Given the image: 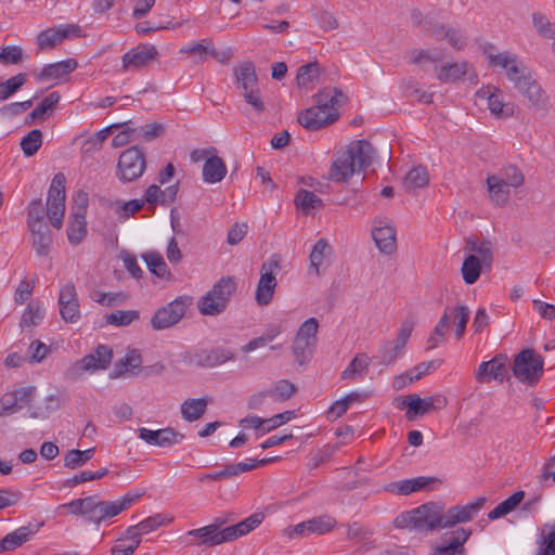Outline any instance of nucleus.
Masks as SVG:
<instances>
[{
	"instance_id": "f257e3e1",
	"label": "nucleus",
	"mask_w": 555,
	"mask_h": 555,
	"mask_svg": "<svg viewBox=\"0 0 555 555\" xmlns=\"http://www.w3.org/2000/svg\"><path fill=\"white\" fill-rule=\"evenodd\" d=\"M486 503V498H477L466 505H456L443 512V505L429 502L395 518L397 528L417 531H434L470 521Z\"/></svg>"
},
{
	"instance_id": "f03ea898",
	"label": "nucleus",
	"mask_w": 555,
	"mask_h": 555,
	"mask_svg": "<svg viewBox=\"0 0 555 555\" xmlns=\"http://www.w3.org/2000/svg\"><path fill=\"white\" fill-rule=\"evenodd\" d=\"M65 176L56 173L48 192L47 211L41 199H33L27 208V228H35L47 224L44 215L47 214L51 224L61 229L63 225V217L65 212Z\"/></svg>"
},
{
	"instance_id": "7ed1b4c3",
	"label": "nucleus",
	"mask_w": 555,
	"mask_h": 555,
	"mask_svg": "<svg viewBox=\"0 0 555 555\" xmlns=\"http://www.w3.org/2000/svg\"><path fill=\"white\" fill-rule=\"evenodd\" d=\"M374 156L372 145L365 140L350 142L345 150L337 153L331 167V179L337 182H345L354 172L369 167Z\"/></svg>"
},
{
	"instance_id": "20e7f679",
	"label": "nucleus",
	"mask_w": 555,
	"mask_h": 555,
	"mask_svg": "<svg viewBox=\"0 0 555 555\" xmlns=\"http://www.w3.org/2000/svg\"><path fill=\"white\" fill-rule=\"evenodd\" d=\"M410 22L413 27L421 28L425 36L435 40H446L456 51H461L467 46V38L460 29L424 16L420 11L411 12Z\"/></svg>"
},
{
	"instance_id": "39448f33",
	"label": "nucleus",
	"mask_w": 555,
	"mask_h": 555,
	"mask_svg": "<svg viewBox=\"0 0 555 555\" xmlns=\"http://www.w3.org/2000/svg\"><path fill=\"white\" fill-rule=\"evenodd\" d=\"M233 75L235 86L245 102L250 105L256 113H262L266 105L261 96L259 80L254 63L250 61L238 63L233 68Z\"/></svg>"
},
{
	"instance_id": "423d86ee",
	"label": "nucleus",
	"mask_w": 555,
	"mask_h": 555,
	"mask_svg": "<svg viewBox=\"0 0 555 555\" xmlns=\"http://www.w3.org/2000/svg\"><path fill=\"white\" fill-rule=\"evenodd\" d=\"M485 57L488 65L493 69H500L506 78L513 83L517 85L518 81L530 73L528 67L518 59L515 53L509 51H496L493 46L483 49Z\"/></svg>"
},
{
	"instance_id": "0eeeda50",
	"label": "nucleus",
	"mask_w": 555,
	"mask_h": 555,
	"mask_svg": "<svg viewBox=\"0 0 555 555\" xmlns=\"http://www.w3.org/2000/svg\"><path fill=\"white\" fill-rule=\"evenodd\" d=\"M235 291L236 283L232 278H221L212 288L198 300L197 307L199 312L204 315L220 314L225 310Z\"/></svg>"
},
{
	"instance_id": "6e6552de",
	"label": "nucleus",
	"mask_w": 555,
	"mask_h": 555,
	"mask_svg": "<svg viewBox=\"0 0 555 555\" xmlns=\"http://www.w3.org/2000/svg\"><path fill=\"white\" fill-rule=\"evenodd\" d=\"M113 359V350L106 345H99L92 352L76 361L66 372L70 379L80 377L83 373H94L106 370Z\"/></svg>"
},
{
	"instance_id": "1a4fd4ad",
	"label": "nucleus",
	"mask_w": 555,
	"mask_h": 555,
	"mask_svg": "<svg viewBox=\"0 0 555 555\" xmlns=\"http://www.w3.org/2000/svg\"><path fill=\"white\" fill-rule=\"evenodd\" d=\"M512 370L519 382L534 385L542 376L543 359L532 349H525L514 359Z\"/></svg>"
},
{
	"instance_id": "9d476101",
	"label": "nucleus",
	"mask_w": 555,
	"mask_h": 555,
	"mask_svg": "<svg viewBox=\"0 0 555 555\" xmlns=\"http://www.w3.org/2000/svg\"><path fill=\"white\" fill-rule=\"evenodd\" d=\"M145 168L146 159L143 151L131 146L119 155L116 175L122 182H132L144 173Z\"/></svg>"
},
{
	"instance_id": "9b49d317",
	"label": "nucleus",
	"mask_w": 555,
	"mask_h": 555,
	"mask_svg": "<svg viewBox=\"0 0 555 555\" xmlns=\"http://www.w3.org/2000/svg\"><path fill=\"white\" fill-rule=\"evenodd\" d=\"M447 404V398L439 393L426 398H421L417 395H409L404 397L397 406L399 409L408 408L406 417L412 421L418 415H424L434 410H441L446 408Z\"/></svg>"
},
{
	"instance_id": "f8f14e48",
	"label": "nucleus",
	"mask_w": 555,
	"mask_h": 555,
	"mask_svg": "<svg viewBox=\"0 0 555 555\" xmlns=\"http://www.w3.org/2000/svg\"><path fill=\"white\" fill-rule=\"evenodd\" d=\"M318 330L319 322L315 318H309L299 326L293 341V352L300 363L312 353Z\"/></svg>"
},
{
	"instance_id": "ddd939ff",
	"label": "nucleus",
	"mask_w": 555,
	"mask_h": 555,
	"mask_svg": "<svg viewBox=\"0 0 555 555\" xmlns=\"http://www.w3.org/2000/svg\"><path fill=\"white\" fill-rule=\"evenodd\" d=\"M180 540L189 546H216L227 542L223 528L217 522L189 530Z\"/></svg>"
},
{
	"instance_id": "4468645a",
	"label": "nucleus",
	"mask_w": 555,
	"mask_h": 555,
	"mask_svg": "<svg viewBox=\"0 0 555 555\" xmlns=\"http://www.w3.org/2000/svg\"><path fill=\"white\" fill-rule=\"evenodd\" d=\"M514 88L527 99L531 109L537 112H547L550 109V98L540 83L534 79L531 72L526 75V77H522Z\"/></svg>"
},
{
	"instance_id": "2eb2a0df",
	"label": "nucleus",
	"mask_w": 555,
	"mask_h": 555,
	"mask_svg": "<svg viewBox=\"0 0 555 555\" xmlns=\"http://www.w3.org/2000/svg\"><path fill=\"white\" fill-rule=\"evenodd\" d=\"M278 271V260L271 258L262 263L255 294V299L259 306H267L272 300L276 287L275 275Z\"/></svg>"
},
{
	"instance_id": "dca6fc26",
	"label": "nucleus",
	"mask_w": 555,
	"mask_h": 555,
	"mask_svg": "<svg viewBox=\"0 0 555 555\" xmlns=\"http://www.w3.org/2000/svg\"><path fill=\"white\" fill-rule=\"evenodd\" d=\"M509 364L505 354H496L489 361L481 362L474 373L479 384H488L492 380L500 383L508 377Z\"/></svg>"
},
{
	"instance_id": "f3484780",
	"label": "nucleus",
	"mask_w": 555,
	"mask_h": 555,
	"mask_svg": "<svg viewBox=\"0 0 555 555\" xmlns=\"http://www.w3.org/2000/svg\"><path fill=\"white\" fill-rule=\"evenodd\" d=\"M158 55L155 46L142 43L132 48L121 57V69L124 72H134L153 63Z\"/></svg>"
},
{
	"instance_id": "a211bd4d",
	"label": "nucleus",
	"mask_w": 555,
	"mask_h": 555,
	"mask_svg": "<svg viewBox=\"0 0 555 555\" xmlns=\"http://www.w3.org/2000/svg\"><path fill=\"white\" fill-rule=\"evenodd\" d=\"M185 309V301L181 298L175 299L158 309L151 319L153 330L162 331L173 326L183 318Z\"/></svg>"
},
{
	"instance_id": "6ab92c4d",
	"label": "nucleus",
	"mask_w": 555,
	"mask_h": 555,
	"mask_svg": "<svg viewBox=\"0 0 555 555\" xmlns=\"http://www.w3.org/2000/svg\"><path fill=\"white\" fill-rule=\"evenodd\" d=\"M372 237L382 254L392 255L397 250V230L388 220L377 218L372 229Z\"/></svg>"
},
{
	"instance_id": "aec40b11",
	"label": "nucleus",
	"mask_w": 555,
	"mask_h": 555,
	"mask_svg": "<svg viewBox=\"0 0 555 555\" xmlns=\"http://www.w3.org/2000/svg\"><path fill=\"white\" fill-rule=\"evenodd\" d=\"M59 309L62 319L68 323H76L80 319V307L75 284L67 282L60 289Z\"/></svg>"
},
{
	"instance_id": "412c9836",
	"label": "nucleus",
	"mask_w": 555,
	"mask_h": 555,
	"mask_svg": "<svg viewBox=\"0 0 555 555\" xmlns=\"http://www.w3.org/2000/svg\"><path fill=\"white\" fill-rule=\"evenodd\" d=\"M477 100L486 104L494 117H508L513 114L512 107L504 102L503 92L492 86L479 89L476 93Z\"/></svg>"
},
{
	"instance_id": "4be33fe9",
	"label": "nucleus",
	"mask_w": 555,
	"mask_h": 555,
	"mask_svg": "<svg viewBox=\"0 0 555 555\" xmlns=\"http://www.w3.org/2000/svg\"><path fill=\"white\" fill-rule=\"evenodd\" d=\"M139 495L126 494L116 501H98L92 524L99 525L128 509Z\"/></svg>"
},
{
	"instance_id": "5701e85b",
	"label": "nucleus",
	"mask_w": 555,
	"mask_h": 555,
	"mask_svg": "<svg viewBox=\"0 0 555 555\" xmlns=\"http://www.w3.org/2000/svg\"><path fill=\"white\" fill-rule=\"evenodd\" d=\"M338 117L337 111H325L317 105L307 108L298 115L299 124L309 130H318L332 122Z\"/></svg>"
},
{
	"instance_id": "b1692460",
	"label": "nucleus",
	"mask_w": 555,
	"mask_h": 555,
	"mask_svg": "<svg viewBox=\"0 0 555 555\" xmlns=\"http://www.w3.org/2000/svg\"><path fill=\"white\" fill-rule=\"evenodd\" d=\"M436 480L437 479L435 477L418 476L414 478L391 481L386 483L383 487V490L392 495L406 496L414 492L424 490Z\"/></svg>"
},
{
	"instance_id": "393cba45",
	"label": "nucleus",
	"mask_w": 555,
	"mask_h": 555,
	"mask_svg": "<svg viewBox=\"0 0 555 555\" xmlns=\"http://www.w3.org/2000/svg\"><path fill=\"white\" fill-rule=\"evenodd\" d=\"M36 392L33 386L16 388L2 395L5 416L15 414L29 405Z\"/></svg>"
},
{
	"instance_id": "a878e982",
	"label": "nucleus",
	"mask_w": 555,
	"mask_h": 555,
	"mask_svg": "<svg viewBox=\"0 0 555 555\" xmlns=\"http://www.w3.org/2000/svg\"><path fill=\"white\" fill-rule=\"evenodd\" d=\"M473 66L467 61L442 62L435 66V78L442 83H451L461 80L469 74Z\"/></svg>"
},
{
	"instance_id": "bb28decb",
	"label": "nucleus",
	"mask_w": 555,
	"mask_h": 555,
	"mask_svg": "<svg viewBox=\"0 0 555 555\" xmlns=\"http://www.w3.org/2000/svg\"><path fill=\"white\" fill-rule=\"evenodd\" d=\"M139 437L146 443L155 447H170L183 439V435L167 427L163 429L152 430L145 427L139 429Z\"/></svg>"
},
{
	"instance_id": "cd10ccee",
	"label": "nucleus",
	"mask_w": 555,
	"mask_h": 555,
	"mask_svg": "<svg viewBox=\"0 0 555 555\" xmlns=\"http://www.w3.org/2000/svg\"><path fill=\"white\" fill-rule=\"evenodd\" d=\"M443 59V50L438 49H413L409 52L410 63L418 66L424 72L429 69L435 72V66H439Z\"/></svg>"
},
{
	"instance_id": "c85d7f7f",
	"label": "nucleus",
	"mask_w": 555,
	"mask_h": 555,
	"mask_svg": "<svg viewBox=\"0 0 555 555\" xmlns=\"http://www.w3.org/2000/svg\"><path fill=\"white\" fill-rule=\"evenodd\" d=\"M78 28L70 25H64L56 28L47 29L38 35L37 42L41 49H50L61 42L63 39L77 35Z\"/></svg>"
},
{
	"instance_id": "c756f323",
	"label": "nucleus",
	"mask_w": 555,
	"mask_h": 555,
	"mask_svg": "<svg viewBox=\"0 0 555 555\" xmlns=\"http://www.w3.org/2000/svg\"><path fill=\"white\" fill-rule=\"evenodd\" d=\"M77 68V62L74 59H67L61 62L46 65L37 75L39 81L60 80Z\"/></svg>"
},
{
	"instance_id": "7c9ffc66",
	"label": "nucleus",
	"mask_w": 555,
	"mask_h": 555,
	"mask_svg": "<svg viewBox=\"0 0 555 555\" xmlns=\"http://www.w3.org/2000/svg\"><path fill=\"white\" fill-rule=\"evenodd\" d=\"M178 193V184L170 185L162 190L159 185H150L144 195V202L149 205H169L175 202Z\"/></svg>"
},
{
	"instance_id": "2f4dec72",
	"label": "nucleus",
	"mask_w": 555,
	"mask_h": 555,
	"mask_svg": "<svg viewBox=\"0 0 555 555\" xmlns=\"http://www.w3.org/2000/svg\"><path fill=\"white\" fill-rule=\"evenodd\" d=\"M264 516L261 513H256L240 521L236 525L223 528L227 542L233 541L243 537L257 528L263 520Z\"/></svg>"
},
{
	"instance_id": "473e14b6",
	"label": "nucleus",
	"mask_w": 555,
	"mask_h": 555,
	"mask_svg": "<svg viewBox=\"0 0 555 555\" xmlns=\"http://www.w3.org/2000/svg\"><path fill=\"white\" fill-rule=\"evenodd\" d=\"M227 172L225 163L215 153L214 156L206 159L203 166V181L209 184L218 183L223 180Z\"/></svg>"
},
{
	"instance_id": "72a5a7b5",
	"label": "nucleus",
	"mask_w": 555,
	"mask_h": 555,
	"mask_svg": "<svg viewBox=\"0 0 555 555\" xmlns=\"http://www.w3.org/2000/svg\"><path fill=\"white\" fill-rule=\"evenodd\" d=\"M332 247L326 240L320 238L313 246L309 260H310V272L315 276H319L321 269L325 266L326 261L332 256Z\"/></svg>"
},
{
	"instance_id": "f704fd0d",
	"label": "nucleus",
	"mask_w": 555,
	"mask_h": 555,
	"mask_svg": "<svg viewBox=\"0 0 555 555\" xmlns=\"http://www.w3.org/2000/svg\"><path fill=\"white\" fill-rule=\"evenodd\" d=\"M28 230L30 232L31 246L36 254L38 256L48 255L52 244V237L48 224L29 228Z\"/></svg>"
},
{
	"instance_id": "c9c22d12",
	"label": "nucleus",
	"mask_w": 555,
	"mask_h": 555,
	"mask_svg": "<svg viewBox=\"0 0 555 555\" xmlns=\"http://www.w3.org/2000/svg\"><path fill=\"white\" fill-rule=\"evenodd\" d=\"M488 192L491 201L496 205L507 203L511 194V188L504 183L501 176H489L487 178Z\"/></svg>"
},
{
	"instance_id": "e433bc0d",
	"label": "nucleus",
	"mask_w": 555,
	"mask_h": 555,
	"mask_svg": "<svg viewBox=\"0 0 555 555\" xmlns=\"http://www.w3.org/2000/svg\"><path fill=\"white\" fill-rule=\"evenodd\" d=\"M34 532L30 530L29 527H20L13 532L8 533L1 541H0V553L7 552V551H13L27 542Z\"/></svg>"
},
{
	"instance_id": "4c0bfd02",
	"label": "nucleus",
	"mask_w": 555,
	"mask_h": 555,
	"mask_svg": "<svg viewBox=\"0 0 555 555\" xmlns=\"http://www.w3.org/2000/svg\"><path fill=\"white\" fill-rule=\"evenodd\" d=\"M141 543L135 528H128L125 535L112 547V555H131Z\"/></svg>"
},
{
	"instance_id": "58836bf2",
	"label": "nucleus",
	"mask_w": 555,
	"mask_h": 555,
	"mask_svg": "<svg viewBox=\"0 0 555 555\" xmlns=\"http://www.w3.org/2000/svg\"><path fill=\"white\" fill-rule=\"evenodd\" d=\"M470 531L461 528L453 532L448 545L438 547L433 555H463V544L469 538Z\"/></svg>"
},
{
	"instance_id": "ea45409f",
	"label": "nucleus",
	"mask_w": 555,
	"mask_h": 555,
	"mask_svg": "<svg viewBox=\"0 0 555 555\" xmlns=\"http://www.w3.org/2000/svg\"><path fill=\"white\" fill-rule=\"evenodd\" d=\"M208 400L205 398L188 399L181 404V415L188 422L199 420L206 412Z\"/></svg>"
},
{
	"instance_id": "a19ab883",
	"label": "nucleus",
	"mask_w": 555,
	"mask_h": 555,
	"mask_svg": "<svg viewBox=\"0 0 555 555\" xmlns=\"http://www.w3.org/2000/svg\"><path fill=\"white\" fill-rule=\"evenodd\" d=\"M483 268L486 267L483 266L482 262L479 261L478 256H466L461 268V273L464 282L468 285L476 283Z\"/></svg>"
},
{
	"instance_id": "79ce46f5",
	"label": "nucleus",
	"mask_w": 555,
	"mask_h": 555,
	"mask_svg": "<svg viewBox=\"0 0 555 555\" xmlns=\"http://www.w3.org/2000/svg\"><path fill=\"white\" fill-rule=\"evenodd\" d=\"M294 203L305 215H312L315 209L322 206V199L305 189L297 192Z\"/></svg>"
},
{
	"instance_id": "37998d69",
	"label": "nucleus",
	"mask_w": 555,
	"mask_h": 555,
	"mask_svg": "<svg viewBox=\"0 0 555 555\" xmlns=\"http://www.w3.org/2000/svg\"><path fill=\"white\" fill-rule=\"evenodd\" d=\"M371 359L365 353L357 354L349 365L343 371L341 378L344 379H357L364 376L366 373Z\"/></svg>"
},
{
	"instance_id": "c03bdc74",
	"label": "nucleus",
	"mask_w": 555,
	"mask_h": 555,
	"mask_svg": "<svg viewBox=\"0 0 555 555\" xmlns=\"http://www.w3.org/2000/svg\"><path fill=\"white\" fill-rule=\"evenodd\" d=\"M234 354L231 350L218 347L210 350L205 351L199 359V364L204 366H218L230 360H233Z\"/></svg>"
},
{
	"instance_id": "a18cd8bd",
	"label": "nucleus",
	"mask_w": 555,
	"mask_h": 555,
	"mask_svg": "<svg viewBox=\"0 0 555 555\" xmlns=\"http://www.w3.org/2000/svg\"><path fill=\"white\" fill-rule=\"evenodd\" d=\"M180 53L194 54L199 62H204L208 55L218 59V52L214 49L210 39L189 43L180 49Z\"/></svg>"
},
{
	"instance_id": "49530a36",
	"label": "nucleus",
	"mask_w": 555,
	"mask_h": 555,
	"mask_svg": "<svg viewBox=\"0 0 555 555\" xmlns=\"http://www.w3.org/2000/svg\"><path fill=\"white\" fill-rule=\"evenodd\" d=\"M321 69L318 62H311L298 68L296 75L297 86L299 88H310L320 77Z\"/></svg>"
},
{
	"instance_id": "de8ad7c7",
	"label": "nucleus",
	"mask_w": 555,
	"mask_h": 555,
	"mask_svg": "<svg viewBox=\"0 0 555 555\" xmlns=\"http://www.w3.org/2000/svg\"><path fill=\"white\" fill-rule=\"evenodd\" d=\"M46 314V309L40 302H31L22 314L20 326L22 328H31L39 325Z\"/></svg>"
},
{
	"instance_id": "09e8293b",
	"label": "nucleus",
	"mask_w": 555,
	"mask_h": 555,
	"mask_svg": "<svg viewBox=\"0 0 555 555\" xmlns=\"http://www.w3.org/2000/svg\"><path fill=\"white\" fill-rule=\"evenodd\" d=\"M142 259L144 260L150 272L154 275L162 279L170 278L168 266L166 264L160 254L156 251H149L142 255Z\"/></svg>"
},
{
	"instance_id": "8fccbe9b",
	"label": "nucleus",
	"mask_w": 555,
	"mask_h": 555,
	"mask_svg": "<svg viewBox=\"0 0 555 555\" xmlns=\"http://www.w3.org/2000/svg\"><path fill=\"white\" fill-rule=\"evenodd\" d=\"M525 492L524 491H517L513 493L511 496H508L506 500L501 502L496 507H494L489 514L488 518L490 520H495L501 517L506 516L511 512H513L524 500Z\"/></svg>"
},
{
	"instance_id": "3c124183",
	"label": "nucleus",
	"mask_w": 555,
	"mask_h": 555,
	"mask_svg": "<svg viewBox=\"0 0 555 555\" xmlns=\"http://www.w3.org/2000/svg\"><path fill=\"white\" fill-rule=\"evenodd\" d=\"M87 233L86 216L72 214L67 229V237L70 244H79Z\"/></svg>"
},
{
	"instance_id": "603ef678",
	"label": "nucleus",
	"mask_w": 555,
	"mask_h": 555,
	"mask_svg": "<svg viewBox=\"0 0 555 555\" xmlns=\"http://www.w3.org/2000/svg\"><path fill=\"white\" fill-rule=\"evenodd\" d=\"M532 26L534 31L542 39H552L555 37V23L552 22L544 13L533 12L531 14Z\"/></svg>"
},
{
	"instance_id": "864d4df0",
	"label": "nucleus",
	"mask_w": 555,
	"mask_h": 555,
	"mask_svg": "<svg viewBox=\"0 0 555 555\" xmlns=\"http://www.w3.org/2000/svg\"><path fill=\"white\" fill-rule=\"evenodd\" d=\"M296 391L297 387L287 379H280L275 382L268 389L269 398H271L274 402H284L291 399Z\"/></svg>"
},
{
	"instance_id": "5fc2aeb1",
	"label": "nucleus",
	"mask_w": 555,
	"mask_h": 555,
	"mask_svg": "<svg viewBox=\"0 0 555 555\" xmlns=\"http://www.w3.org/2000/svg\"><path fill=\"white\" fill-rule=\"evenodd\" d=\"M429 182V177L426 168L415 167L411 169L403 179V186L406 191L425 188Z\"/></svg>"
},
{
	"instance_id": "6e6d98bb",
	"label": "nucleus",
	"mask_w": 555,
	"mask_h": 555,
	"mask_svg": "<svg viewBox=\"0 0 555 555\" xmlns=\"http://www.w3.org/2000/svg\"><path fill=\"white\" fill-rule=\"evenodd\" d=\"M340 98H343L341 91L335 88H326L320 91L314 96L315 105L325 111H337V105Z\"/></svg>"
},
{
	"instance_id": "4d7b16f0",
	"label": "nucleus",
	"mask_w": 555,
	"mask_h": 555,
	"mask_svg": "<svg viewBox=\"0 0 555 555\" xmlns=\"http://www.w3.org/2000/svg\"><path fill=\"white\" fill-rule=\"evenodd\" d=\"M173 521L172 516H166L163 514H155L153 516H150L139 522L135 526H131L130 528H135V531L139 533V538H141L142 534H146L149 532H152L159 528L160 526L171 524Z\"/></svg>"
},
{
	"instance_id": "13d9d810",
	"label": "nucleus",
	"mask_w": 555,
	"mask_h": 555,
	"mask_svg": "<svg viewBox=\"0 0 555 555\" xmlns=\"http://www.w3.org/2000/svg\"><path fill=\"white\" fill-rule=\"evenodd\" d=\"M94 455V449L87 450H69L64 456V467L76 469L83 466Z\"/></svg>"
},
{
	"instance_id": "bf43d9fd",
	"label": "nucleus",
	"mask_w": 555,
	"mask_h": 555,
	"mask_svg": "<svg viewBox=\"0 0 555 555\" xmlns=\"http://www.w3.org/2000/svg\"><path fill=\"white\" fill-rule=\"evenodd\" d=\"M467 246L470 255H476L486 268H490L493 260L492 246L490 242L468 241Z\"/></svg>"
},
{
	"instance_id": "052dcab7",
	"label": "nucleus",
	"mask_w": 555,
	"mask_h": 555,
	"mask_svg": "<svg viewBox=\"0 0 555 555\" xmlns=\"http://www.w3.org/2000/svg\"><path fill=\"white\" fill-rule=\"evenodd\" d=\"M308 524H309L311 534L321 535V534H325V533L334 530V528L337 525V521L333 516L324 514V515L308 519Z\"/></svg>"
},
{
	"instance_id": "680f3d73",
	"label": "nucleus",
	"mask_w": 555,
	"mask_h": 555,
	"mask_svg": "<svg viewBox=\"0 0 555 555\" xmlns=\"http://www.w3.org/2000/svg\"><path fill=\"white\" fill-rule=\"evenodd\" d=\"M133 131L137 141L151 142L162 135L164 126L158 122H152L133 128Z\"/></svg>"
},
{
	"instance_id": "e2e57ef3",
	"label": "nucleus",
	"mask_w": 555,
	"mask_h": 555,
	"mask_svg": "<svg viewBox=\"0 0 555 555\" xmlns=\"http://www.w3.org/2000/svg\"><path fill=\"white\" fill-rule=\"evenodd\" d=\"M42 143V133L38 129H34L25 135L21 141V147L25 156L30 157L39 150Z\"/></svg>"
},
{
	"instance_id": "0e129e2a",
	"label": "nucleus",
	"mask_w": 555,
	"mask_h": 555,
	"mask_svg": "<svg viewBox=\"0 0 555 555\" xmlns=\"http://www.w3.org/2000/svg\"><path fill=\"white\" fill-rule=\"evenodd\" d=\"M106 322L115 326H127L139 319L137 310H117L105 317Z\"/></svg>"
},
{
	"instance_id": "69168bd1",
	"label": "nucleus",
	"mask_w": 555,
	"mask_h": 555,
	"mask_svg": "<svg viewBox=\"0 0 555 555\" xmlns=\"http://www.w3.org/2000/svg\"><path fill=\"white\" fill-rule=\"evenodd\" d=\"M141 364L142 359L140 352L135 349L129 350L125 358L121 359L116 365L117 374L115 376L121 374L122 372H131L140 367Z\"/></svg>"
},
{
	"instance_id": "338daca9",
	"label": "nucleus",
	"mask_w": 555,
	"mask_h": 555,
	"mask_svg": "<svg viewBox=\"0 0 555 555\" xmlns=\"http://www.w3.org/2000/svg\"><path fill=\"white\" fill-rule=\"evenodd\" d=\"M26 82L25 74H17L5 82H0V100H7Z\"/></svg>"
},
{
	"instance_id": "774afa93",
	"label": "nucleus",
	"mask_w": 555,
	"mask_h": 555,
	"mask_svg": "<svg viewBox=\"0 0 555 555\" xmlns=\"http://www.w3.org/2000/svg\"><path fill=\"white\" fill-rule=\"evenodd\" d=\"M468 319L469 310L465 306H457L452 309V320L455 324V335L457 339L463 337Z\"/></svg>"
}]
</instances>
